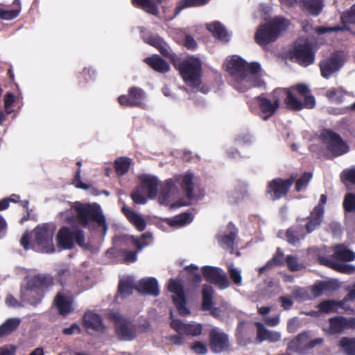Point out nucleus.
Wrapping results in <instances>:
<instances>
[{
    "label": "nucleus",
    "instance_id": "f257e3e1",
    "mask_svg": "<svg viewBox=\"0 0 355 355\" xmlns=\"http://www.w3.org/2000/svg\"><path fill=\"white\" fill-rule=\"evenodd\" d=\"M223 67L232 76L233 87L240 92L263 84L259 73L261 65L258 62L248 63L238 55H232L226 58Z\"/></svg>",
    "mask_w": 355,
    "mask_h": 355
},
{
    "label": "nucleus",
    "instance_id": "f03ea898",
    "mask_svg": "<svg viewBox=\"0 0 355 355\" xmlns=\"http://www.w3.org/2000/svg\"><path fill=\"white\" fill-rule=\"evenodd\" d=\"M254 101L259 105L263 120L271 117L280 107L282 101L288 109L301 107L299 102L295 100V96L287 88H277L267 95L257 96Z\"/></svg>",
    "mask_w": 355,
    "mask_h": 355
},
{
    "label": "nucleus",
    "instance_id": "7ed1b4c3",
    "mask_svg": "<svg viewBox=\"0 0 355 355\" xmlns=\"http://www.w3.org/2000/svg\"><path fill=\"white\" fill-rule=\"evenodd\" d=\"M54 230L55 227H50L49 223L38 225L31 233L26 232L22 234L20 244L26 250L37 246L42 252L53 253L55 252Z\"/></svg>",
    "mask_w": 355,
    "mask_h": 355
},
{
    "label": "nucleus",
    "instance_id": "20e7f679",
    "mask_svg": "<svg viewBox=\"0 0 355 355\" xmlns=\"http://www.w3.org/2000/svg\"><path fill=\"white\" fill-rule=\"evenodd\" d=\"M75 213L79 222H105V217L101 206L97 203H83L76 201L71 203L69 210L60 212L66 222H74L71 216Z\"/></svg>",
    "mask_w": 355,
    "mask_h": 355
},
{
    "label": "nucleus",
    "instance_id": "39448f33",
    "mask_svg": "<svg viewBox=\"0 0 355 355\" xmlns=\"http://www.w3.org/2000/svg\"><path fill=\"white\" fill-rule=\"evenodd\" d=\"M56 246L60 250H70L76 245L83 249H88L89 245L85 243L84 231L78 227H62L55 236Z\"/></svg>",
    "mask_w": 355,
    "mask_h": 355
},
{
    "label": "nucleus",
    "instance_id": "423d86ee",
    "mask_svg": "<svg viewBox=\"0 0 355 355\" xmlns=\"http://www.w3.org/2000/svg\"><path fill=\"white\" fill-rule=\"evenodd\" d=\"M201 67V62L198 58L189 57L180 64L179 70L184 82L191 89L207 94L209 88L204 85L200 87Z\"/></svg>",
    "mask_w": 355,
    "mask_h": 355
},
{
    "label": "nucleus",
    "instance_id": "0eeeda50",
    "mask_svg": "<svg viewBox=\"0 0 355 355\" xmlns=\"http://www.w3.org/2000/svg\"><path fill=\"white\" fill-rule=\"evenodd\" d=\"M288 20L282 17H276L269 23L261 25L255 34L257 43L266 46L275 42L280 33L288 28Z\"/></svg>",
    "mask_w": 355,
    "mask_h": 355
},
{
    "label": "nucleus",
    "instance_id": "6e6552de",
    "mask_svg": "<svg viewBox=\"0 0 355 355\" xmlns=\"http://www.w3.org/2000/svg\"><path fill=\"white\" fill-rule=\"evenodd\" d=\"M53 285V278L47 275H37L31 278L27 284L26 298L33 305L39 304L44 296V292Z\"/></svg>",
    "mask_w": 355,
    "mask_h": 355
},
{
    "label": "nucleus",
    "instance_id": "1a4fd4ad",
    "mask_svg": "<svg viewBox=\"0 0 355 355\" xmlns=\"http://www.w3.org/2000/svg\"><path fill=\"white\" fill-rule=\"evenodd\" d=\"M180 190L173 178L168 179L161 186L158 201L161 205L170 206L171 208L180 207L189 203L180 198Z\"/></svg>",
    "mask_w": 355,
    "mask_h": 355
},
{
    "label": "nucleus",
    "instance_id": "9d476101",
    "mask_svg": "<svg viewBox=\"0 0 355 355\" xmlns=\"http://www.w3.org/2000/svg\"><path fill=\"white\" fill-rule=\"evenodd\" d=\"M111 318L114 323L115 333L121 340L131 341L137 336V326L130 319L114 313Z\"/></svg>",
    "mask_w": 355,
    "mask_h": 355
},
{
    "label": "nucleus",
    "instance_id": "9b49d317",
    "mask_svg": "<svg viewBox=\"0 0 355 355\" xmlns=\"http://www.w3.org/2000/svg\"><path fill=\"white\" fill-rule=\"evenodd\" d=\"M320 138L327 150L334 156H340L349 151L347 144L341 137L329 130H324L320 134Z\"/></svg>",
    "mask_w": 355,
    "mask_h": 355
},
{
    "label": "nucleus",
    "instance_id": "f8f14e48",
    "mask_svg": "<svg viewBox=\"0 0 355 355\" xmlns=\"http://www.w3.org/2000/svg\"><path fill=\"white\" fill-rule=\"evenodd\" d=\"M291 58L300 64L306 67L313 63L315 53L311 42L305 38L298 39L291 53Z\"/></svg>",
    "mask_w": 355,
    "mask_h": 355
},
{
    "label": "nucleus",
    "instance_id": "ddd939ff",
    "mask_svg": "<svg viewBox=\"0 0 355 355\" xmlns=\"http://www.w3.org/2000/svg\"><path fill=\"white\" fill-rule=\"evenodd\" d=\"M209 346L214 354L230 351L231 344L228 335L218 328L211 329L209 331Z\"/></svg>",
    "mask_w": 355,
    "mask_h": 355
},
{
    "label": "nucleus",
    "instance_id": "4468645a",
    "mask_svg": "<svg viewBox=\"0 0 355 355\" xmlns=\"http://www.w3.org/2000/svg\"><path fill=\"white\" fill-rule=\"evenodd\" d=\"M201 270L205 280L220 289H225L230 286L227 276L220 268L205 266Z\"/></svg>",
    "mask_w": 355,
    "mask_h": 355
},
{
    "label": "nucleus",
    "instance_id": "2eb2a0df",
    "mask_svg": "<svg viewBox=\"0 0 355 355\" xmlns=\"http://www.w3.org/2000/svg\"><path fill=\"white\" fill-rule=\"evenodd\" d=\"M168 289L170 292L174 293L173 301L179 314L183 316L189 315L190 311L186 306L187 300L183 285L178 281L171 279L168 282Z\"/></svg>",
    "mask_w": 355,
    "mask_h": 355
},
{
    "label": "nucleus",
    "instance_id": "dca6fc26",
    "mask_svg": "<svg viewBox=\"0 0 355 355\" xmlns=\"http://www.w3.org/2000/svg\"><path fill=\"white\" fill-rule=\"evenodd\" d=\"M297 178V174H292L287 180L274 179L268 184L267 193L270 195L273 200H277L286 196L289 188Z\"/></svg>",
    "mask_w": 355,
    "mask_h": 355
},
{
    "label": "nucleus",
    "instance_id": "f3484780",
    "mask_svg": "<svg viewBox=\"0 0 355 355\" xmlns=\"http://www.w3.org/2000/svg\"><path fill=\"white\" fill-rule=\"evenodd\" d=\"M344 62L343 54L340 52L333 53L329 58L320 62V70L322 76L328 78L329 76L338 71Z\"/></svg>",
    "mask_w": 355,
    "mask_h": 355
},
{
    "label": "nucleus",
    "instance_id": "a211bd4d",
    "mask_svg": "<svg viewBox=\"0 0 355 355\" xmlns=\"http://www.w3.org/2000/svg\"><path fill=\"white\" fill-rule=\"evenodd\" d=\"M145 97L146 95L143 89L139 87H132L129 89L128 96H120L118 101L123 106L143 107Z\"/></svg>",
    "mask_w": 355,
    "mask_h": 355
},
{
    "label": "nucleus",
    "instance_id": "6ab92c4d",
    "mask_svg": "<svg viewBox=\"0 0 355 355\" xmlns=\"http://www.w3.org/2000/svg\"><path fill=\"white\" fill-rule=\"evenodd\" d=\"M173 180L175 183L178 182L180 184L182 189L184 190L187 200H190L194 198V191L196 189V184L197 178L194 174L190 171L185 173L181 175L175 176Z\"/></svg>",
    "mask_w": 355,
    "mask_h": 355
},
{
    "label": "nucleus",
    "instance_id": "aec40b11",
    "mask_svg": "<svg viewBox=\"0 0 355 355\" xmlns=\"http://www.w3.org/2000/svg\"><path fill=\"white\" fill-rule=\"evenodd\" d=\"M330 331L334 334H341L345 329H355V318L335 316L329 320Z\"/></svg>",
    "mask_w": 355,
    "mask_h": 355
},
{
    "label": "nucleus",
    "instance_id": "412c9836",
    "mask_svg": "<svg viewBox=\"0 0 355 355\" xmlns=\"http://www.w3.org/2000/svg\"><path fill=\"white\" fill-rule=\"evenodd\" d=\"M318 261L320 265L327 266L341 273L351 275L355 272L354 266L338 263L333 260L332 258H328L320 253L318 255Z\"/></svg>",
    "mask_w": 355,
    "mask_h": 355
},
{
    "label": "nucleus",
    "instance_id": "4be33fe9",
    "mask_svg": "<svg viewBox=\"0 0 355 355\" xmlns=\"http://www.w3.org/2000/svg\"><path fill=\"white\" fill-rule=\"evenodd\" d=\"M343 26H336L331 28H327L324 26L317 27L315 31L318 34H324L327 32L339 31L343 30H349V28L346 24H355V5L352 6L350 10L341 17Z\"/></svg>",
    "mask_w": 355,
    "mask_h": 355
},
{
    "label": "nucleus",
    "instance_id": "5701e85b",
    "mask_svg": "<svg viewBox=\"0 0 355 355\" xmlns=\"http://www.w3.org/2000/svg\"><path fill=\"white\" fill-rule=\"evenodd\" d=\"M153 241L152 234L146 232L139 237L125 235L121 238V242L127 245L135 246L138 250H141L144 248L148 246Z\"/></svg>",
    "mask_w": 355,
    "mask_h": 355
},
{
    "label": "nucleus",
    "instance_id": "b1692460",
    "mask_svg": "<svg viewBox=\"0 0 355 355\" xmlns=\"http://www.w3.org/2000/svg\"><path fill=\"white\" fill-rule=\"evenodd\" d=\"M136 290L142 294L157 297L159 294L157 280L154 277L143 278L139 280Z\"/></svg>",
    "mask_w": 355,
    "mask_h": 355
},
{
    "label": "nucleus",
    "instance_id": "393cba45",
    "mask_svg": "<svg viewBox=\"0 0 355 355\" xmlns=\"http://www.w3.org/2000/svg\"><path fill=\"white\" fill-rule=\"evenodd\" d=\"M257 327V341L261 343L265 340L276 343L281 339V334L278 331L267 329L261 322L255 323Z\"/></svg>",
    "mask_w": 355,
    "mask_h": 355
},
{
    "label": "nucleus",
    "instance_id": "a878e982",
    "mask_svg": "<svg viewBox=\"0 0 355 355\" xmlns=\"http://www.w3.org/2000/svg\"><path fill=\"white\" fill-rule=\"evenodd\" d=\"M83 326L87 329L101 331L105 329L101 317L92 312H87L83 318Z\"/></svg>",
    "mask_w": 355,
    "mask_h": 355
},
{
    "label": "nucleus",
    "instance_id": "bb28decb",
    "mask_svg": "<svg viewBox=\"0 0 355 355\" xmlns=\"http://www.w3.org/2000/svg\"><path fill=\"white\" fill-rule=\"evenodd\" d=\"M141 185L145 188L149 198L156 197L159 181L157 178L151 175H144L141 178Z\"/></svg>",
    "mask_w": 355,
    "mask_h": 355
},
{
    "label": "nucleus",
    "instance_id": "cd10ccee",
    "mask_svg": "<svg viewBox=\"0 0 355 355\" xmlns=\"http://www.w3.org/2000/svg\"><path fill=\"white\" fill-rule=\"evenodd\" d=\"M227 231V233L226 234H218V240L221 245H223L227 248H232L237 236L238 230L233 223H229Z\"/></svg>",
    "mask_w": 355,
    "mask_h": 355
},
{
    "label": "nucleus",
    "instance_id": "c85d7f7f",
    "mask_svg": "<svg viewBox=\"0 0 355 355\" xmlns=\"http://www.w3.org/2000/svg\"><path fill=\"white\" fill-rule=\"evenodd\" d=\"M328 258H332L333 260H338L343 261H352L355 259V253L345 248L341 245H337L334 247V253Z\"/></svg>",
    "mask_w": 355,
    "mask_h": 355
},
{
    "label": "nucleus",
    "instance_id": "c756f323",
    "mask_svg": "<svg viewBox=\"0 0 355 355\" xmlns=\"http://www.w3.org/2000/svg\"><path fill=\"white\" fill-rule=\"evenodd\" d=\"M337 289V285L332 281H319L311 287V291L314 297L321 296L324 293Z\"/></svg>",
    "mask_w": 355,
    "mask_h": 355
},
{
    "label": "nucleus",
    "instance_id": "7c9ffc66",
    "mask_svg": "<svg viewBox=\"0 0 355 355\" xmlns=\"http://www.w3.org/2000/svg\"><path fill=\"white\" fill-rule=\"evenodd\" d=\"M144 62L155 71L160 73H166L170 69V66L167 62L157 55L145 58Z\"/></svg>",
    "mask_w": 355,
    "mask_h": 355
},
{
    "label": "nucleus",
    "instance_id": "2f4dec72",
    "mask_svg": "<svg viewBox=\"0 0 355 355\" xmlns=\"http://www.w3.org/2000/svg\"><path fill=\"white\" fill-rule=\"evenodd\" d=\"M144 40L150 45L156 47L163 55L168 58L171 57L169 46L159 36L153 35Z\"/></svg>",
    "mask_w": 355,
    "mask_h": 355
},
{
    "label": "nucleus",
    "instance_id": "473e14b6",
    "mask_svg": "<svg viewBox=\"0 0 355 355\" xmlns=\"http://www.w3.org/2000/svg\"><path fill=\"white\" fill-rule=\"evenodd\" d=\"M214 293L213 288L208 284H204L202 288V311H209L212 308L214 304Z\"/></svg>",
    "mask_w": 355,
    "mask_h": 355
},
{
    "label": "nucleus",
    "instance_id": "72a5a7b5",
    "mask_svg": "<svg viewBox=\"0 0 355 355\" xmlns=\"http://www.w3.org/2000/svg\"><path fill=\"white\" fill-rule=\"evenodd\" d=\"M207 29L218 40L228 42L230 35L225 28L219 21H214L207 25Z\"/></svg>",
    "mask_w": 355,
    "mask_h": 355
},
{
    "label": "nucleus",
    "instance_id": "f704fd0d",
    "mask_svg": "<svg viewBox=\"0 0 355 355\" xmlns=\"http://www.w3.org/2000/svg\"><path fill=\"white\" fill-rule=\"evenodd\" d=\"M55 303L59 313L62 315H66L73 311L72 302L60 293L56 295Z\"/></svg>",
    "mask_w": 355,
    "mask_h": 355
},
{
    "label": "nucleus",
    "instance_id": "c9c22d12",
    "mask_svg": "<svg viewBox=\"0 0 355 355\" xmlns=\"http://www.w3.org/2000/svg\"><path fill=\"white\" fill-rule=\"evenodd\" d=\"M304 10L313 15H318L323 8V0H301L300 2Z\"/></svg>",
    "mask_w": 355,
    "mask_h": 355
},
{
    "label": "nucleus",
    "instance_id": "e433bc0d",
    "mask_svg": "<svg viewBox=\"0 0 355 355\" xmlns=\"http://www.w3.org/2000/svg\"><path fill=\"white\" fill-rule=\"evenodd\" d=\"M309 340V334L306 332L300 334L295 340L290 343L289 347L295 352L302 354L306 351Z\"/></svg>",
    "mask_w": 355,
    "mask_h": 355
},
{
    "label": "nucleus",
    "instance_id": "4c0bfd02",
    "mask_svg": "<svg viewBox=\"0 0 355 355\" xmlns=\"http://www.w3.org/2000/svg\"><path fill=\"white\" fill-rule=\"evenodd\" d=\"M327 200L326 195L322 194L320 196L319 204L311 213L309 222H321L324 214V205L326 204Z\"/></svg>",
    "mask_w": 355,
    "mask_h": 355
},
{
    "label": "nucleus",
    "instance_id": "58836bf2",
    "mask_svg": "<svg viewBox=\"0 0 355 355\" xmlns=\"http://www.w3.org/2000/svg\"><path fill=\"white\" fill-rule=\"evenodd\" d=\"M14 8L12 10H3L0 8V18L4 20H12L16 18L21 12V3L19 0L13 1Z\"/></svg>",
    "mask_w": 355,
    "mask_h": 355
},
{
    "label": "nucleus",
    "instance_id": "ea45409f",
    "mask_svg": "<svg viewBox=\"0 0 355 355\" xmlns=\"http://www.w3.org/2000/svg\"><path fill=\"white\" fill-rule=\"evenodd\" d=\"M349 93L344 90L342 87L333 88L327 92V96L329 99L336 103H340L343 102L345 99V97L347 96Z\"/></svg>",
    "mask_w": 355,
    "mask_h": 355
},
{
    "label": "nucleus",
    "instance_id": "a19ab883",
    "mask_svg": "<svg viewBox=\"0 0 355 355\" xmlns=\"http://www.w3.org/2000/svg\"><path fill=\"white\" fill-rule=\"evenodd\" d=\"M137 285H135L132 280L125 279L120 280L118 286V293L123 297H127L132 294L134 290H136Z\"/></svg>",
    "mask_w": 355,
    "mask_h": 355
},
{
    "label": "nucleus",
    "instance_id": "79ce46f5",
    "mask_svg": "<svg viewBox=\"0 0 355 355\" xmlns=\"http://www.w3.org/2000/svg\"><path fill=\"white\" fill-rule=\"evenodd\" d=\"M132 159L126 157H119L114 162V167L117 175H123L125 174L131 165Z\"/></svg>",
    "mask_w": 355,
    "mask_h": 355
},
{
    "label": "nucleus",
    "instance_id": "37998d69",
    "mask_svg": "<svg viewBox=\"0 0 355 355\" xmlns=\"http://www.w3.org/2000/svg\"><path fill=\"white\" fill-rule=\"evenodd\" d=\"M134 5H137L146 12L153 15H158L157 6L151 0H132Z\"/></svg>",
    "mask_w": 355,
    "mask_h": 355
},
{
    "label": "nucleus",
    "instance_id": "c03bdc74",
    "mask_svg": "<svg viewBox=\"0 0 355 355\" xmlns=\"http://www.w3.org/2000/svg\"><path fill=\"white\" fill-rule=\"evenodd\" d=\"M20 320L17 318H11L7 320L0 326V337L10 334L15 330L19 325Z\"/></svg>",
    "mask_w": 355,
    "mask_h": 355
},
{
    "label": "nucleus",
    "instance_id": "a18cd8bd",
    "mask_svg": "<svg viewBox=\"0 0 355 355\" xmlns=\"http://www.w3.org/2000/svg\"><path fill=\"white\" fill-rule=\"evenodd\" d=\"M340 347L347 355H355V338L343 337L340 340Z\"/></svg>",
    "mask_w": 355,
    "mask_h": 355
},
{
    "label": "nucleus",
    "instance_id": "49530a36",
    "mask_svg": "<svg viewBox=\"0 0 355 355\" xmlns=\"http://www.w3.org/2000/svg\"><path fill=\"white\" fill-rule=\"evenodd\" d=\"M209 1V0H182L178 4L175 15H178L182 10L186 8L204 5Z\"/></svg>",
    "mask_w": 355,
    "mask_h": 355
},
{
    "label": "nucleus",
    "instance_id": "de8ad7c7",
    "mask_svg": "<svg viewBox=\"0 0 355 355\" xmlns=\"http://www.w3.org/2000/svg\"><path fill=\"white\" fill-rule=\"evenodd\" d=\"M132 200L137 204H145L147 202L148 193L142 185L137 188L131 195Z\"/></svg>",
    "mask_w": 355,
    "mask_h": 355
},
{
    "label": "nucleus",
    "instance_id": "09e8293b",
    "mask_svg": "<svg viewBox=\"0 0 355 355\" xmlns=\"http://www.w3.org/2000/svg\"><path fill=\"white\" fill-rule=\"evenodd\" d=\"M202 325L201 324H185L182 334L198 336L202 334Z\"/></svg>",
    "mask_w": 355,
    "mask_h": 355
},
{
    "label": "nucleus",
    "instance_id": "8fccbe9b",
    "mask_svg": "<svg viewBox=\"0 0 355 355\" xmlns=\"http://www.w3.org/2000/svg\"><path fill=\"white\" fill-rule=\"evenodd\" d=\"M317 308L321 313H329L336 311V301L334 300H325L318 304Z\"/></svg>",
    "mask_w": 355,
    "mask_h": 355
},
{
    "label": "nucleus",
    "instance_id": "3c124183",
    "mask_svg": "<svg viewBox=\"0 0 355 355\" xmlns=\"http://www.w3.org/2000/svg\"><path fill=\"white\" fill-rule=\"evenodd\" d=\"M312 176L313 175L311 173L305 172L300 178H296L295 180V181L296 182L295 190L297 191H300L301 190L305 189L308 186L310 180H311Z\"/></svg>",
    "mask_w": 355,
    "mask_h": 355
},
{
    "label": "nucleus",
    "instance_id": "603ef678",
    "mask_svg": "<svg viewBox=\"0 0 355 355\" xmlns=\"http://www.w3.org/2000/svg\"><path fill=\"white\" fill-rule=\"evenodd\" d=\"M304 101L302 102L300 99L295 97V100L300 104V108L291 109L292 110H301L303 108L311 109L314 107L315 105V100L313 96L310 94L304 96Z\"/></svg>",
    "mask_w": 355,
    "mask_h": 355
},
{
    "label": "nucleus",
    "instance_id": "864d4df0",
    "mask_svg": "<svg viewBox=\"0 0 355 355\" xmlns=\"http://www.w3.org/2000/svg\"><path fill=\"white\" fill-rule=\"evenodd\" d=\"M344 209L347 212L355 211V195L353 193H347L343 200Z\"/></svg>",
    "mask_w": 355,
    "mask_h": 355
},
{
    "label": "nucleus",
    "instance_id": "5fc2aeb1",
    "mask_svg": "<svg viewBox=\"0 0 355 355\" xmlns=\"http://www.w3.org/2000/svg\"><path fill=\"white\" fill-rule=\"evenodd\" d=\"M185 270L191 274L190 281L193 284H198L202 281V277L200 273L197 272L198 270V266L191 264L185 267Z\"/></svg>",
    "mask_w": 355,
    "mask_h": 355
},
{
    "label": "nucleus",
    "instance_id": "6e6d98bb",
    "mask_svg": "<svg viewBox=\"0 0 355 355\" xmlns=\"http://www.w3.org/2000/svg\"><path fill=\"white\" fill-rule=\"evenodd\" d=\"M284 263V254L279 248H277L276 253L271 259L268 261V265H270L272 268L275 266H281Z\"/></svg>",
    "mask_w": 355,
    "mask_h": 355
},
{
    "label": "nucleus",
    "instance_id": "4d7b16f0",
    "mask_svg": "<svg viewBox=\"0 0 355 355\" xmlns=\"http://www.w3.org/2000/svg\"><path fill=\"white\" fill-rule=\"evenodd\" d=\"M286 236L289 243L295 245L296 243L300 241V236H302V238L304 237V234H300L297 229L293 230L292 228H289L286 231Z\"/></svg>",
    "mask_w": 355,
    "mask_h": 355
},
{
    "label": "nucleus",
    "instance_id": "13d9d810",
    "mask_svg": "<svg viewBox=\"0 0 355 355\" xmlns=\"http://www.w3.org/2000/svg\"><path fill=\"white\" fill-rule=\"evenodd\" d=\"M228 272L233 283L237 286H241L242 284L241 271L236 268L230 267L228 268Z\"/></svg>",
    "mask_w": 355,
    "mask_h": 355
},
{
    "label": "nucleus",
    "instance_id": "bf43d9fd",
    "mask_svg": "<svg viewBox=\"0 0 355 355\" xmlns=\"http://www.w3.org/2000/svg\"><path fill=\"white\" fill-rule=\"evenodd\" d=\"M193 219V215L191 212H184L173 219H167L166 222H191Z\"/></svg>",
    "mask_w": 355,
    "mask_h": 355
},
{
    "label": "nucleus",
    "instance_id": "052dcab7",
    "mask_svg": "<svg viewBox=\"0 0 355 355\" xmlns=\"http://www.w3.org/2000/svg\"><path fill=\"white\" fill-rule=\"evenodd\" d=\"M191 349L197 354L203 355L207 353L206 345L200 341L195 342L193 345L191 346Z\"/></svg>",
    "mask_w": 355,
    "mask_h": 355
},
{
    "label": "nucleus",
    "instance_id": "680f3d73",
    "mask_svg": "<svg viewBox=\"0 0 355 355\" xmlns=\"http://www.w3.org/2000/svg\"><path fill=\"white\" fill-rule=\"evenodd\" d=\"M14 102L15 96L12 94H7L4 98V108L6 114H10L13 112L11 107Z\"/></svg>",
    "mask_w": 355,
    "mask_h": 355
},
{
    "label": "nucleus",
    "instance_id": "e2e57ef3",
    "mask_svg": "<svg viewBox=\"0 0 355 355\" xmlns=\"http://www.w3.org/2000/svg\"><path fill=\"white\" fill-rule=\"evenodd\" d=\"M123 213L130 222H144L142 217L129 209L123 208Z\"/></svg>",
    "mask_w": 355,
    "mask_h": 355
},
{
    "label": "nucleus",
    "instance_id": "0e129e2a",
    "mask_svg": "<svg viewBox=\"0 0 355 355\" xmlns=\"http://www.w3.org/2000/svg\"><path fill=\"white\" fill-rule=\"evenodd\" d=\"M121 253L124 255V261L126 263H134L137 259V252L135 251L122 250Z\"/></svg>",
    "mask_w": 355,
    "mask_h": 355
},
{
    "label": "nucleus",
    "instance_id": "69168bd1",
    "mask_svg": "<svg viewBox=\"0 0 355 355\" xmlns=\"http://www.w3.org/2000/svg\"><path fill=\"white\" fill-rule=\"evenodd\" d=\"M341 178L354 184H355V168L347 169L341 173Z\"/></svg>",
    "mask_w": 355,
    "mask_h": 355
},
{
    "label": "nucleus",
    "instance_id": "338daca9",
    "mask_svg": "<svg viewBox=\"0 0 355 355\" xmlns=\"http://www.w3.org/2000/svg\"><path fill=\"white\" fill-rule=\"evenodd\" d=\"M288 268L291 271H296L299 270L297 259L292 255H288L286 258Z\"/></svg>",
    "mask_w": 355,
    "mask_h": 355
},
{
    "label": "nucleus",
    "instance_id": "774afa93",
    "mask_svg": "<svg viewBox=\"0 0 355 355\" xmlns=\"http://www.w3.org/2000/svg\"><path fill=\"white\" fill-rule=\"evenodd\" d=\"M16 347L13 345H5L0 347V355H15Z\"/></svg>",
    "mask_w": 355,
    "mask_h": 355
}]
</instances>
